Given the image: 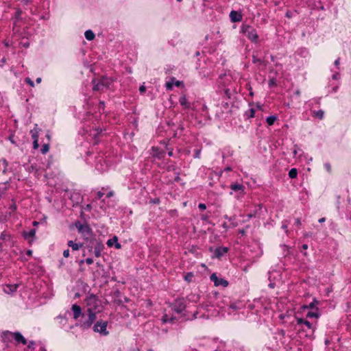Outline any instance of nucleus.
<instances>
[{"label": "nucleus", "instance_id": "nucleus-1", "mask_svg": "<svg viewBox=\"0 0 351 351\" xmlns=\"http://www.w3.org/2000/svg\"><path fill=\"white\" fill-rule=\"evenodd\" d=\"M199 300L198 295L195 294L189 295L186 297V298H178L176 299L170 305L171 309L178 314L181 315V317L184 319L187 317H191L189 314V311L186 310V302H197Z\"/></svg>", "mask_w": 351, "mask_h": 351}, {"label": "nucleus", "instance_id": "nucleus-2", "mask_svg": "<svg viewBox=\"0 0 351 351\" xmlns=\"http://www.w3.org/2000/svg\"><path fill=\"white\" fill-rule=\"evenodd\" d=\"M295 328L300 335H304L310 339L314 338L316 324H313L304 318H297Z\"/></svg>", "mask_w": 351, "mask_h": 351}, {"label": "nucleus", "instance_id": "nucleus-3", "mask_svg": "<svg viewBox=\"0 0 351 351\" xmlns=\"http://www.w3.org/2000/svg\"><path fill=\"white\" fill-rule=\"evenodd\" d=\"M114 79L110 77L102 76L98 79H93L92 82L93 84V90L104 91L110 88L114 82Z\"/></svg>", "mask_w": 351, "mask_h": 351}, {"label": "nucleus", "instance_id": "nucleus-4", "mask_svg": "<svg viewBox=\"0 0 351 351\" xmlns=\"http://www.w3.org/2000/svg\"><path fill=\"white\" fill-rule=\"evenodd\" d=\"M87 248L89 252L93 250L95 256L98 258L101 256V252L104 249V245L100 239L93 238L89 241V243L87 244Z\"/></svg>", "mask_w": 351, "mask_h": 351}, {"label": "nucleus", "instance_id": "nucleus-5", "mask_svg": "<svg viewBox=\"0 0 351 351\" xmlns=\"http://www.w3.org/2000/svg\"><path fill=\"white\" fill-rule=\"evenodd\" d=\"M241 32L253 43L258 42V35L256 30L250 25H243L241 27Z\"/></svg>", "mask_w": 351, "mask_h": 351}, {"label": "nucleus", "instance_id": "nucleus-6", "mask_svg": "<svg viewBox=\"0 0 351 351\" xmlns=\"http://www.w3.org/2000/svg\"><path fill=\"white\" fill-rule=\"evenodd\" d=\"M211 306L208 304H202L197 307V310L191 314V317H187L186 320H193L198 317L208 319L209 317L208 314L202 313V311H206L208 312Z\"/></svg>", "mask_w": 351, "mask_h": 351}, {"label": "nucleus", "instance_id": "nucleus-7", "mask_svg": "<svg viewBox=\"0 0 351 351\" xmlns=\"http://www.w3.org/2000/svg\"><path fill=\"white\" fill-rule=\"evenodd\" d=\"M75 225L84 239L90 240L91 239H93V230L88 223H85L82 224L80 221H76Z\"/></svg>", "mask_w": 351, "mask_h": 351}, {"label": "nucleus", "instance_id": "nucleus-8", "mask_svg": "<svg viewBox=\"0 0 351 351\" xmlns=\"http://www.w3.org/2000/svg\"><path fill=\"white\" fill-rule=\"evenodd\" d=\"M96 313L88 311L87 317L83 320H80L79 323L76 324V326H80L84 330H87L90 328L96 320Z\"/></svg>", "mask_w": 351, "mask_h": 351}, {"label": "nucleus", "instance_id": "nucleus-9", "mask_svg": "<svg viewBox=\"0 0 351 351\" xmlns=\"http://www.w3.org/2000/svg\"><path fill=\"white\" fill-rule=\"evenodd\" d=\"M101 301L99 300L98 297L95 294H90L86 298V304L87 305L88 311H91L92 312H95L98 311V308L100 306Z\"/></svg>", "mask_w": 351, "mask_h": 351}, {"label": "nucleus", "instance_id": "nucleus-10", "mask_svg": "<svg viewBox=\"0 0 351 351\" xmlns=\"http://www.w3.org/2000/svg\"><path fill=\"white\" fill-rule=\"evenodd\" d=\"M103 133V130L99 127L94 128L89 131V134L86 136V139L93 145L99 142V136Z\"/></svg>", "mask_w": 351, "mask_h": 351}, {"label": "nucleus", "instance_id": "nucleus-11", "mask_svg": "<svg viewBox=\"0 0 351 351\" xmlns=\"http://www.w3.org/2000/svg\"><path fill=\"white\" fill-rule=\"evenodd\" d=\"M107 326L108 322L106 321L99 320L94 324L93 329L95 332H98L101 336H107L109 334Z\"/></svg>", "mask_w": 351, "mask_h": 351}, {"label": "nucleus", "instance_id": "nucleus-12", "mask_svg": "<svg viewBox=\"0 0 351 351\" xmlns=\"http://www.w3.org/2000/svg\"><path fill=\"white\" fill-rule=\"evenodd\" d=\"M281 278V273L279 270H269L268 272V279L269 280V287L274 289L276 286L275 281L280 280Z\"/></svg>", "mask_w": 351, "mask_h": 351}, {"label": "nucleus", "instance_id": "nucleus-13", "mask_svg": "<svg viewBox=\"0 0 351 351\" xmlns=\"http://www.w3.org/2000/svg\"><path fill=\"white\" fill-rule=\"evenodd\" d=\"M179 103L180 106L182 107L183 110L190 111V110H194L193 104L190 103L188 101V99L186 96V95H182L179 97Z\"/></svg>", "mask_w": 351, "mask_h": 351}, {"label": "nucleus", "instance_id": "nucleus-14", "mask_svg": "<svg viewBox=\"0 0 351 351\" xmlns=\"http://www.w3.org/2000/svg\"><path fill=\"white\" fill-rule=\"evenodd\" d=\"M210 279L213 282L214 285L216 287L221 286L223 287H226L228 285V282L226 280L219 278L215 273L210 275Z\"/></svg>", "mask_w": 351, "mask_h": 351}, {"label": "nucleus", "instance_id": "nucleus-15", "mask_svg": "<svg viewBox=\"0 0 351 351\" xmlns=\"http://www.w3.org/2000/svg\"><path fill=\"white\" fill-rule=\"evenodd\" d=\"M151 154L154 158L162 159L165 158L166 155V151L165 149L158 147H152Z\"/></svg>", "mask_w": 351, "mask_h": 351}, {"label": "nucleus", "instance_id": "nucleus-16", "mask_svg": "<svg viewBox=\"0 0 351 351\" xmlns=\"http://www.w3.org/2000/svg\"><path fill=\"white\" fill-rule=\"evenodd\" d=\"M36 230L35 228L31 229L29 231H23L22 236L24 239L28 241V243L32 245L36 236Z\"/></svg>", "mask_w": 351, "mask_h": 351}, {"label": "nucleus", "instance_id": "nucleus-17", "mask_svg": "<svg viewBox=\"0 0 351 351\" xmlns=\"http://www.w3.org/2000/svg\"><path fill=\"white\" fill-rule=\"evenodd\" d=\"M1 337V341L3 343L8 344L9 343L12 342V341L14 340L13 332H10L9 330L3 331Z\"/></svg>", "mask_w": 351, "mask_h": 351}, {"label": "nucleus", "instance_id": "nucleus-18", "mask_svg": "<svg viewBox=\"0 0 351 351\" xmlns=\"http://www.w3.org/2000/svg\"><path fill=\"white\" fill-rule=\"evenodd\" d=\"M13 338L16 344L26 345L27 343V339L20 332H13Z\"/></svg>", "mask_w": 351, "mask_h": 351}, {"label": "nucleus", "instance_id": "nucleus-19", "mask_svg": "<svg viewBox=\"0 0 351 351\" xmlns=\"http://www.w3.org/2000/svg\"><path fill=\"white\" fill-rule=\"evenodd\" d=\"M228 252L227 247H218L214 250L213 257L220 259Z\"/></svg>", "mask_w": 351, "mask_h": 351}, {"label": "nucleus", "instance_id": "nucleus-20", "mask_svg": "<svg viewBox=\"0 0 351 351\" xmlns=\"http://www.w3.org/2000/svg\"><path fill=\"white\" fill-rule=\"evenodd\" d=\"M182 84V82L176 80V78L174 77H172L169 81L165 83V86L167 90H171L174 85L177 87H179Z\"/></svg>", "mask_w": 351, "mask_h": 351}, {"label": "nucleus", "instance_id": "nucleus-21", "mask_svg": "<svg viewBox=\"0 0 351 351\" xmlns=\"http://www.w3.org/2000/svg\"><path fill=\"white\" fill-rule=\"evenodd\" d=\"M12 171V168L8 167V162L7 160L5 158L0 159V172H2L3 174H7Z\"/></svg>", "mask_w": 351, "mask_h": 351}, {"label": "nucleus", "instance_id": "nucleus-22", "mask_svg": "<svg viewBox=\"0 0 351 351\" xmlns=\"http://www.w3.org/2000/svg\"><path fill=\"white\" fill-rule=\"evenodd\" d=\"M230 189L234 192H237L239 195H243L245 194V187L242 184L234 183L232 184L230 186Z\"/></svg>", "mask_w": 351, "mask_h": 351}, {"label": "nucleus", "instance_id": "nucleus-23", "mask_svg": "<svg viewBox=\"0 0 351 351\" xmlns=\"http://www.w3.org/2000/svg\"><path fill=\"white\" fill-rule=\"evenodd\" d=\"M229 16L231 22L232 23L240 22L243 19L242 14L235 10H232L229 14Z\"/></svg>", "mask_w": 351, "mask_h": 351}, {"label": "nucleus", "instance_id": "nucleus-24", "mask_svg": "<svg viewBox=\"0 0 351 351\" xmlns=\"http://www.w3.org/2000/svg\"><path fill=\"white\" fill-rule=\"evenodd\" d=\"M71 309L73 312V318L75 319H77L81 315H82V317L84 318V315L82 313V308L79 305L76 304H73Z\"/></svg>", "mask_w": 351, "mask_h": 351}, {"label": "nucleus", "instance_id": "nucleus-25", "mask_svg": "<svg viewBox=\"0 0 351 351\" xmlns=\"http://www.w3.org/2000/svg\"><path fill=\"white\" fill-rule=\"evenodd\" d=\"M228 307L229 310H232V311H228V313L230 314L232 312L241 309L243 304L241 302H232L228 305Z\"/></svg>", "mask_w": 351, "mask_h": 351}, {"label": "nucleus", "instance_id": "nucleus-26", "mask_svg": "<svg viewBox=\"0 0 351 351\" xmlns=\"http://www.w3.org/2000/svg\"><path fill=\"white\" fill-rule=\"evenodd\" d=\"M108 247H112L114 245L116 249H121V245L118 242V238L117 236H114L112 239H110L107 241Z\"/></svg>", "mask_w": 351, "mask_h": 351}, {"label": "nucleus", "instance_id": "nucleus-27", "mask_svg": "<svg viewBox=\"0 0 351 351\" xmlns=\"http://www.w3.org/2000/svg\"><path fill=\"white\" fill-rule=\"evenodd\" d=\"M19 285H16V284H14V285H6L4 287H3V291L5 293H8V294H12L13 293H14L17 288H18Z\"/></svg>", "mask_w": 351, "mask_h": 351}, {"label": "nucleus", "instance_id": "nucleus-28", "mask_svg": "<svg viewBox=\"0 0 351 351\" xmlns=\"http://www.w3.org/2000/svg\"><path fill=\"white\" fill-rule=\"evenodd\" d=\"M175 317H173V316H169L167 314L164 315L162 318H161V321L163 324H167V323H173L174 320H175Z\"/></svg>", "mask_w": 351, "mask_h": 351}, {"label": "nucleus", "instance_id": "nucleus-29", "mask_svg": "<svg viewBox=\"0 0 351 351\" xmlns=\"http://www.w3.org/2000/svg\"><path fill=\"white\" fill-rule=\"evenodd\" d=\"M84 36L86 40H93L95 38V34L90 29H88L84 33Z\"/></svg>", "mask_w": 351, "mask_h": 351}, {"label": "nucleus", "instance_id": "nucleus-30", "mask_svg": "<svg viewBox=\"0 0 351 351\" xmlns=\"http://www.w3.org/2000/svg\"><path fill=\"white\" fill-rule=\"evenodd\" d=\"M332 74V79L334 80H339L341 78V75L339 73V70H337L335 69H330Z\"/></svg>", "mask_w": 351, "mask_h": 351}, {"label": "nucleus", "instance_id": "nucleus-31", "mask_svg": "<svg viewBox=\"0 0 351 351\" xmlns=\"http://www.w3.org/2000/svg\"><path fill=\"white\" fill-rule=\"evenodd\" d=\"M68 246L71 247L73 250H78L82 246V244H78L73 241H69L67 243Z\"/></svg>", "mask_w": 351, "mask_h": 351}, {"label": "nucleus", "instance_id": "nucleus-32", "mask_svg": "<svg viewBox=\"0 0 351 351\" xmlns=\"http://www.w3.org/2000/svg\"><path fill=\"white\" fill-rule=\"evenodd\" d=\"M313 115L315 117H317L319 119L322 120L324 117V112L322 110H315L313 112Z\"/></svg>", "mask_w": 351, "mask_h": 351}, {"label": "nucleus", "instance_id": "nucleus-33", "mask_svg": "<svg viewBox=\"0 0 351 351\" xmlns=\"http://www.w3.org/2000/svg\"><path fill=\"white\" fill-rule=\"evenodd\" d=\"M277 119V116L271 115L267 117L266 122L269 125H272L274 124L275 121Z\"/></svg>", "mask_w": 351, "mask_h": 351}, {"label": "nucleus", "instance_id": "nucleus-34", "mask_svg": "<svg viewBox=\"0 0 351 351\" xmlns=\"http://www.w3.org/2000/svg\"><path fill=\"white\" fill-rule=\"evenodd\" d=\"M95 168L100 172L101 171L106 170V167H103V165H101V158H97L96 163H95Z\"/></svg>", "mask_w": 351, "mask_h": 351}, {"label": "nucleus", "instance_id": "nucleus-35", "mask_svg": "<svg viewBox=\"0 0 351 351\" xmlns=\"http://www.w3.org/2000/svg\"><path fill=\"white\" fill-rule=\"evenodd\" d=\"M160 144L162 145H163V147H165V149H167L168 151V156H170V157H172L173 156V149H169L167 146V143L166 141H161L160 142Z\"/></svg>", "mask_w": 351, "mask_h": 351}, {"label": "nucleus", "instance_id": "nucleus-36", "mask_svg": "<svg viewBox=\"0 0 351 351\" xmlns=\"http://www.w3.org/2000/svg\"><path fill=\"white\" fill-rule=\"evenodd\" d=\"M298 176V170L295 168H292L289 171V176L290 178H295Z\"/></svg>", "mask_w": 351, "mask_h": 351}, {"label": "nucleus", "instance_id": "nucleus-37", "mask_svg": "<svg viewBox=\"0 0 351 351\" xmlns=\"http://www.w3.org/2000/svg\"><path fill=\"white\" fill-rule=\"evenodd\" d=\"M255 110L253 108H250L245 112V116L247 118H252L254 117Z\"/></svg>", "mask_w": 351, "mask_h": 351}, {"label": "nucleus", "instance_id": "nucleus-38", "mask_svg": "<svg viewBox=\"0 0 351 351\" xmlns=\"http://www.w3.org/2000/svg\"><path fill=\"white\" fill-rule=\"evenodd\" d=\"M193 276H194V275L192 272H188L184 275V280L187 281L188 282H190L192 281Z\"/></svg>", "mask_w": 351, "mask_h": 351}, {"label": "nucleus", "instance_id": "nucleus-39", "mask_svg": "<svg viewBox=\"0 0 351 351\" xmlns=\"http://www.w3.org/2000/svg\"><path fill=\"white\" fill-rule=\"evenodd\" d=\"M10 238V235L7 233L5 231L1 232L0 236V239L3 241H7Z\"/></svg>", "mask_w": 351, "mask_h": 351}, {"label": "nucleus", "instance_id": "nucleus-40", "mask_svg": "<svg viewBox=\"0 0 351 351\" xmlns=\"http://www.w3.org/2000/svg\"><path fill=\"white\" fill-rule=\"evenodd\" d=\"M252 61L254 64H262L263 63V61L261 59L257 58V56L254 54L252 55Z\"/></svg>", "mask_w": 351, "mask_h": 351}, {"label": "nucleus", "instance_id": "nucleus-41", "mask_svg": "<svg viewBox=\"0 0 351 351\" xmlns=\"http://www.w3.org/2000/svg\"><path fill=\"white\" fill-rule=\"evenodd\" d=\"M224 218L228 219L229 221H230L233 227L237 226V223L235 221V217H228V215H225Z\"/></svg>", "mask_w": 351, "mask_h": 351}, {"label": "nucleus", "instance_id": "nucleus-42", "mask_svg": "<svg viewBox=\"0 0 351 351\" xmlns=\"http://www.w3.org/2000/svg\"><path fill=\"white\" fill-rule=\"evenodd\" d=\"M319 317V314L317 312L310 311V312H308L306 314V317H308V318H311V317L318 318Z\"/></svg>", "mask_w": 351, "mask_h": 351}, {"label": "nucleus", "instance_id": "nucleus-43", "mask_svg": "<svg viewBox=\"0 0 351 351\" xmlns=\"http://www.w3.org/2000/svg\"><path fill=\"white\" fill-rule=\"evenodd\" d=\"M49 149V143H45V144L43 145V147H42V148H41L40 151H41V153H42V154H46L47 152H48Z\"/></svg>", "mask_w": 351, "mask_h": 351}, {"label": "nucleus", "instance_id": "nucleus-44", "mask_svg": "<svg viewBox=\"0 0 351 351\" xmlns=\"http://www.w3.org/2000/svg\"><path fill=\"white\" fill-rule=\"evenodd\" d=\"M57 319H60V323L62 326H64L67 322V319L65 316L59 315L57 317Z\"/></svg>", "mask_w": 351, "mask_h": 351}, {"label": "nucleus", "instance_id": "nucleus-45", "mask_svg": "<svg viewBox=\"0 0 351 351\" xmlns=\"http://www.w3.org/2000/svg\"><path fill=\"white\" fill-rule=\"evenodd\" d=\"M8 141H10V143L13 145H14L15 146H17V143H16L15 140H14V134L12 133L9 135L8 138Z\"/></svg>", "mask_w": 351, "mask_h": 351}, {"label": "nucleus", "instance_id": "nucleus-46", "mask_svg": "<svg viewBox=\"0 0 351 351\" xmlns=\"http://www.w3.org/2000/svg\"><path fill=\"white\" fill-rule=\"evenodd\" d=\"M288 225H289V221L287 220H283L282 221V229L285 230L286 232H288Z\"/></svg>", "mask_w": 351, "mask_h": 351}, {"label": "nucleus", "instance_id": "nucleus-47", "mask_svg": "<svg viewBox=\"0 0 351 351\" xmlns=\"http://www.w3.org/2000/svg\"><path fill=\"white\" fill-rule=\"evenodd\" d=\"M334 65H335V69H337V70H340V67H339V65H340V58H337L335 62H334Z\"/></svg>", "mask_w": 351, "mask_h": 351}, {"label": "nucleus", "instance_id": "nucleus-48", "mask_svg": "<svg viewBox=\"0 0 351 351\" xmlns=\"http://www.w3.org/2000/svg\"><path fill=\"white\" fill-rule=\"evenodd\" d=\"M275 335L281 337H284L285 335V331L282 329L278 330Z\"/></svg>", "mask_w": 351, "mask_h": 351}, {"label": "nucleus", "instance_id": "nucleus-49", "mask_svg": "<svg viewBox=\"0 0 351 351\" xmlns=\"http://www.w3.org/2000/svg\"><path fill=\"white\" fill-rule=\"evenodd\" d=\"M27 348L30 350H34L35 342L34 341H29L27 342Z\"/></svg>", "mask_w": 351, "mask_h": 351}, {"label": "nucleus", "instance_id": "nucleus-50", "mask_svg": "<svg viewBox=\"0 0 351 351\" xmlns=\"http://www.w3.org/2000/svg\"><path fill=\"white\" fill-rule=\"evenodd\" d=\"M30 133L32 134L33 141H35V139H38V135L36 131L31 130Z\"/></svg>", "mask_w": 351, "mask_h": 351}, {"label": "nucleus", "instance_id": "nucleus-51", "mask_svg": "<svg viewBox=\"0 0 351 351\" xmlns=\"http://www.w3.org/2000/svg\"><path fill=\"white\" fill-rule=\"evenodd\" d=\"M25 82L27 84H29L31 87H34V82L29 77H26L25 79Z\"/></svg>", "mask_w": 351, "mask_h": 351}, {"label": "nucleus", "instance_id": "nucleus-52", "mask_svg": "<svg viewBox=\"0 0 351 351\" xmlns=\"http://www.w3.org/2000/svg\"><path fill=\"white\" fill-rule=\"evenodd\" d=\"M210 217V215L208 214H203L201 215L200 218L204 221H208Z\"/></svg>", "mask_w": 351, "mask_h": 351}, {"label": "nucleus", "instance_id": "nucleus-53", "mask_svg": "<svg viewBox=\"0 0 351 351\" xmlns=\"http://www.w3.org/2000/svg\"><path fill=\"white\" fill-rule=\"evenodd\" d=\"M85 262L87 265H91L93 263V259L92 258H87L84 261H81V263Z\"/></svg>", "mask_w": 351, "mask_h": 351}, {"label": "nucleus", "instance_id": "nucleus-54", "mask_svg": "<svg viewBox=\"0 0 351 351\" xmlns=\"http://www.w3.org/2000/svg\"><path fill=\"white\" fill-rule=\"evenodd\" d=\"M256 215V211H255L253 213H249L248 215H247V219L245 220V221H249L250 219L255 217Z\"/></svg>", "mask_w": 351, "mask_h": 351}, {"label": "nucleus", "instance_id": "nucleus-55", "mask_svg": "<svg viewBox=\"0 0 351 351\" xmlns=\"http://www.w3.org/2000/svg\"><path fill=\"white\" fill-rule=\"evenodd\" d=\"M200 149H196L194 150V158H199L200 157Z\"/></svg>", "mask_w": 351, "mask_h": 351}, {"label": "nucleus", "instance_id": "nucleus-56", "mask_svg": "<svg viewBox=\"0 0 351 351\" xmlns=\"http://www.w3.org/2000/svg\"><path fill=\"white\" fill-rule=\"evenodd\" d=\"M324 167H325L326 170L328 173H330V172H331V165H330V163H328V162H326V163H324Z\"/></svg>", "mask_w": 351, "mask_h": 351}, {"label": "nucleus", "instance_id": "nucleus-57", "mask_svg": "<svg viewBox=\"0 0 351 351\" xmlns=\"http://www.w3.org/2000/svg\"><path fill=\"white\" fill-rule=\"evenodd\" d=\"M39 147L38 144V139H35V141H33V148L34 149H37Z\"/></svg>", "mask_w": 351, "mask_h": 351}, {"label": "nucleus", "instance_id": "nucleus-58", "mask_svg": "<svg viewBox=\"0 0 351 351\" xmlns=\"http://www.w3.org/2000/svg\"><path fill=\"white\" fill-rule=\"evenodd\" d=\"M198 208L200 210H204L206 209V205L204 203H199L198 204Z\"/></svg>", "mask_w": 351, "mask_h": 351}, {"label": "nucleus", "instance_id": "nucleus-59", "mask_svg": "<svg viewBox=\"0 0 351 351\" xmlns=\"http://www.w3.org/2000/svg\"><path fill=\"white\" fill-rule=\"evenodd\" d=\"M293 16V12L290 10L287 11L285 13V16L288 19H291Z\"/></svg>", "mask_w": 351, "mask_h": 351}, {"label": "nucleus", "instance_id": "nucleus-60", "mask_svg": "<svg viewBox=\"0 0 351 351\" xmlns=\"http://www.w3.org/2000/svg\"><path fill=\"white\" fill-rule=\"evenodd\" d=\"M104 193H102L101 191H98V192L97 193V195H96L95 198H96L97 199H101V198H102V197L104 196Z\"/></svg>", "mask_w": 351, "mask_h": 351}, {"label": "nucleus", "instance_id": "nucleus-61", "mask_svg": "<svg viewBox=\"0 0 351 351\" xmlns=\"http://www.w3.org/2000/svg\"><path fill=\"white\" fill-rule=\"evenodd\" d=\"M9 209L12 211V212H14L16 210V205L15 203H12L10 207H9Z\"/></svg>", "mask_w": 351, "mask_h": 351}, {"label": "nucleus", "instance_id": "nucleus-62", "mask_svg": "<svg viewBox=\"0 0 351 351\" xmlns=\"http://www.w3.org/2000/svg\"><path fill=\"white\" fill-rule=\"evenodd\" d=\"M83 209L85 210L86 211H90L92 209V206L91 204H88L83 206Z\"/></svg>", "mask_w": 351, "mask_h": 351}, {"label": "nucleus", "instance_id": "nucleus-63", "mask_svg": "<svg viewBox=\"0 0 351 351\" xmlns=\"http://www.w3.org/2000/svg\"><path fill=\"white\" fill-rule=\"evenodd\" d=\"M139 91L141 93H145L146 91V86L145 85H141L140 87H139Z\"/></svg>", "mask_w": 351, "mask_h": 351}, {"label": "nucleus", "instance_id": "nucleus-64", "mask_svg": "<svg viewBox=\"0 0 351 351\" xmlns=\"http://www.w3.org/2000/svg\"><path fill=\"white\" fill-rule=\"evenodd\" d=\"M268 84H269V87H272V86H275V85H276V81H275V80H274V79H271V80L269 81Z\"/></svg>", "mask_w": 351, "mask_h": 351}]
</instances>
